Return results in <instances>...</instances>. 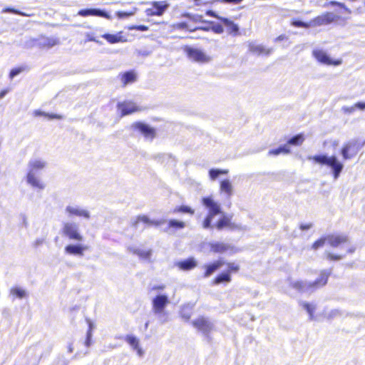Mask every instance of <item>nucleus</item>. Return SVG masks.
Returning a JSON list of instances; mask_svg holds the SVG:
<instances>
[{
	"label": "nucleus",
	"instance_id": "nucleus-20",
	"mask_svg": "<svg viewBox=\"0 0 365 365\" xmlns=\"http://www.w3.org/2000/svg\"><path fill=\"white\" fill-rule=\"evenodd\" d=\"M30 41L31 45H34V43H36L40 48H51L57 43L56 39L49 37H41L37 40L31 39Z\"/></svg>",
	"mask_w": 365,
	"mask_h": 365
},
{
	"label": "nucleus",
	"instance_id": "nucleus-57",
	"mask_svg": "<svg viewBox=\"0 0 365 365\" xmlns=\"http://www.w3.org/2000/svg\"><path fill=\"white\" fill-rule=\"evenodd\" d=\"M216 1L225 3V4H240L243 0H216Z\"/></svg>",
	"mask_w": 365,
	"mask_h": 365
},
{
	"label": "nucleus",
	"instance_id": "nucleus-42",
	"mask_svg": "<svg viewBox=\"0 0 365 365\" xmlns=\"http://www.w3.org/2000/svg\"><path fill=\"white\" fill-rule=\"evenodd\" d=\"M206 23L211 25V30L214 33L217 34H221L223 33L224 29L221 24H217L214 21H206Z\"/></svg>",
	"mask_w": 365,
	"mask_h": 365
},
{
	"label": "nucleus",
	"instance_id": "nucleus-38",
	"mask_svg": "<svg viewBox=\"0 0 365 365\" xmlns=\"http://www.w3.org/2000/svg\"><path fill=\"white\" fill-rule=\"evenodd\" d=\"M154 315L157 317L160 324H163L168 322V312L165 310L160 311L158 312H153Z\"/></svg>",
	"mask_w": 365,
	"mask_h": 365
},
{
	"label": "nucleus",
	"instance_id": "nucleus-52",
	"mask_svg": "<svg viewBox=\"0 0 365 365\" xmlns=\"http://www.w3.org/2000/svg\"><path fill=\"white\" fill-rule=\"evenodd\" d=\"M92 336L93 332H91V330H87L86 337L84 341V344L86 347H89L92 344Z\"/></svg>",
	"mask_w": 365,
	"mask_h": 365
},
{
	"label": "nucleus",
	"instance_id": "nucleus-59",
	"mask_svg": "<svg viewBox=\"0 0 365 365\" xmlns=\"http://www.w3.org/2000/svg\"><path fill=\"white\" fill-rule=\"evenodd\" d=\"M312 227V223H309V224L302 223L300 225V226H299V228H300V230L304 231V230H309Z\"/></svg>",
	"mask_w": 365,
	"mask_h": 365
},
{
	"label": "nucleus",
	"instance_id": "nucleus-63",
	"mask_svg": "<svg viewBox=\"0 0 365 365\" xmlns=\"http://www.w3.org/2000/svg\"><path fill=\"white\" fill-rule=\"evenodd\" d=\"M21 217L22 219V224H23L24 227L27 228L29 226V223H28L27 217H26V215L21 214Z\"/></svg>",
	"mask_w": 365,
	"mask_h": 365
},
{
	"label": "nucleus",
	"instance_id": "nucleus-19",
	"mask_svg": "<svg viewBox=\"0 0 365 365\" xmlns=\"http://www.w3.org/2000/svg\"><path fill=\"white\" fill-rule=\"evenodd\" d=\"M225 261L222 259H218L212 263L207 264L204 265L205 271L204 272L203 277L205 278H207L211 276L215 271L219 269L222 266L225 264Z\"/></svg>",
	"mask_w": 365,
	"mask_h": 365
},
{
	"label": "nucleus",
	"instance_id": "nucleus-3",
	"mask_svg": "<svg viewBox=\"0 0 365 365\" xmlns=\"http://www.w3.org/2000/svg\"><path fill=\"white\" fill-rule=\"evenodd\" d=\"M307 159L313 160L317 164L329 168L334 180L339 178L344 167L335 155L329 156L327 154H319L309 155Z\"/></svg>",
	"mask_w": 365,
	"mask_h": 365
},
{
	"label": "nucleus",
	"instance_id": "nucleus-22",
	"mask_svg": "<svg viewBox=\"0 0 365 365\" xmlns=\"http://www.w3.org/2000/svg\"><path fill=\"white\" fill-rule=\"evenodd\" d=\"M222 24L227 28V32L233 36L239 34L240 28L237 24H235L234 21L228 18H223L221 19Z\"/></svg>",
	"mask_w": 365,
	"mask_h": 365
},
{
	"label": "nucleus",
	"instance_id": "nucleus-36",
	"mask_svg": "<svg viewBox=\"0 0 365 365\" xmlns=\"http://www.w3.org/2000/svg\"><path fill=\"white\" fill-rule=\"evenodd\" d=\"M140 222H142L144 224L147 225L148 226H150V222H151V219H150L148 216L145 215H138L136 217V219L132 222V225L134 227L137 228L138 225L139 224Z\"/></svg>",
	"mask_w": 365,
	"mask_h": 365
},
{
	"label": "nucleus",
	"instance_id": "nucleus-55",
	"mask_svg": "<svg viewBox=\"0 0 365 365\" xmlns=\"http://www.w3.org/2000/svg\"><path fill=\"white\" fill-rule=\"evenodd\" d=\"M165 222V220H151L150 225L154 227H158Z\"/></svg>",
	"mask_w": 365,
	"mask_h": 365
},
{
	"label": "nucleus",
	"instance_id": "nucleus-14",
	"mask_svg": "<svg viewBox=\"0 0 365 365\" xmlns=\"http://www.w3.org/2000/svg\"><path fill=\"white\" fill-rule=\"evenodd\" d=\"M132 127L145 138L153 139L155 136V130L145 123L136 122L133 124Z\"/></svg>",
	"mask_w": 365,
	"mask_h": 365
},
{
	"label": "nucleus",
	"instance_id": "nucleus-16",
	"mask_svg": "<svg viewBox=\"0 0 365 365\" xmlns=\"http://www.w3.org/2000/svg\"><path fill=\"white\" fill-rule=\"evenodd\" d=\"M117 107L120 110L122 115H129L139 110L138 107L132 101L118 103Z\"/></svg>",
	"mask_w": 365,
	"mask_h": 365
},
{
	"label": "nucleus",
	"instance_id": "nucleus-9",
	"mask_svg": "<svg viewBox=\"0 0 365 365\" xmlns=\"http://www.w3.org/2000/svg\"><path fill=\"white\" fill-rule=\"evenodd\" d=\"M359 151L357 140H351L346 143L341 149V155L344 160L353 158Z\"/></svg>",
	"mask_w": 365,
	"mask_h": 365
},
{
	"label": "nucleus",
	"instance_id": "nucleus-45",
	"mask_svg": "<svg viewBox=\"0 0 365 365\" xmlns=\"http://www.w3.org/2000/svg\"><path fill=\"white\" fill-rule=\"evenodd\" d=\"M327 241V235L324 237H322L312 244V249L314 250H318L319 248L323 247Z\"/></svg>",
	"mask_w": 365,
	"mask_h": 365
},
{
	"label": "nucleus",
	"instance_id": "nucleus-26",
	"mask_svg": "<svg viewBox=\"0 0 365 365\" xmlns=\"http://www.w3.org/2000/svg\"><path fill=\"white\" fill-rule=\"evenodd\" d=\"M250 51L258 55L264 54L265 56H269L272 53V49H267L262 45L252 43L250 45Z\"/></svg>",
	"mask_w": 365,
	"mask_h": 365
},
{
	"label": "nucleus",
	"instance_id": "nucleus-30",
	"mask_svg": "<svg viewBox=\"0 0 365 365\" xmlns=\"http://www.w3.org/2000/svg\"><path fill=\"white\" fill-rule=\"evenodd\" d=\"M220 190L227 194L228 198L232 195V185L228 179L223 180L220 182Z\"/></svg>",
	"mask_w": 365,
	"mask_h": 365
},
{
	"label": "nucleus",
	"instance_id": "nucleus-13",
	"mask_svg": "<svg viewBox=\"0 0 365 365\" xmlns=\"http://www.w3.org/2000/svg\"><path fill=\"white\" fill-rule=\"evenodd\" d=\"M185 52L187 56L197 62H207L210 60V58L200 49L186 47Z\"/></svg>",
	"mask_w": 365,
	"mask_h": 365
},
{
	"label": "nucleus",
	"instance_id": "nucleus-56",
	"mask_svg": "<svg viewBox=\"0 0 365 365\" xmlns=\"http://www.w3.org/2000/svg\"><path fill=\"white\" fill-rule=\"evenodd\" d=\"M197 30L209 31H211V26H197V27L193 28L192 29H189V31L194 32Z\"/></svg>",
	"mask_w": 365,
	"mask_h": 365
},
{
	"label": "nucleus",
	"instance_id": "nucleus-21",
	"mask_svg": "<svg viewBox=\"0 0 365 365\" xmlns=\"http://www.w3.org/2000/svg\"><path fill=\"white\" fill-rule=\"evenodd\" d=\"M327 240L332 247H337L341 243L346 242L348 241V237L344 235H327Z\"/></svg>",
	"mask_w": 365,
	"mask_h": 365
},
{
	"label": "nucleus",
	"instance_id": "nucleus-40",
	"mask_svg": "<svg viewBox=\"0 0 365 365\" xmlns=\"http://www.w3.org/2000/svg\"><path fill=\"white\" fill-rule=\"evenodd\" d=\"M11 294L15 295L16 297L19 299H23L26 297L27 295L26 292L19 287H13L11 289Z\"/></svg>",
	"mask_w": 365,
	"mask_h": 365
},
{
	"label": "nucleus",
	"instance_id": "nucleus-8",
	"mask_svg": "<svg viewBox=\"0 0 365 365\" xmlns=\"http://www.w3.org/2000/svg\"><path fill=\"white\" fill-rule=\"evenodd\" d=\"M151 4L153 7L148 8L145 11L148 16H161L170 6V4L166 1H153Z\"/></svg>",
	"mask_w": 365,
	"mask_h": 365
},
{
	"label": "nucleus",
	"instance_id": "nucleus-35",
	"mask_svg": "<svg viewBox=\"0 0 365 365\" xmlns=\"http://www.w3.org/2000/svg\"><path fill=\"white\" fill-rule=\"evenodd\" d=\"M125 341L133 349L140 346L139 339L133 334H128L125 336Z\"/></svg>",
	"mask_w": 365,
	"mask_h": 365
},
{
	"label": "nucleus",
	"instance_id": "nucleus-10",
	"mask_svg": "<svg viewBox=\"0 0 365 365\" xmlns=\"http://www.w3.org/2000/svg\"><path fill=\"white\" fill-rule=\"evenodd\" d=\"M78 15L82 17L98 16L108 20L112 19L110 14L107 11L99 8H87L81 9L78 11Z\"/></svg>",
	"mask_w": 365,
	"mask_h": 365
},
{
	"label": "nucleus",
	"instance_id": "nucleus-17",
	"mask_svg": "<svg viewBox=\"0 0 365 365\" xmlns=\"http://www.w3.org/2000/svg\"><path fill=\"white\" fill-rule=\"evenodd\" d=\"M175 265L181 270L189 271L197 267V262L193 257H190L185 259L177 262Z\"/></svg>",
	"mask_w": 365,
	"mask_h": 365
},
{
	"label": "nucleus",
	"instance_id": "nucleus-48",
	"mask_svg": "<svg viewBox=\"0 0 365 365\" xmlns=\"http://www.w3.org/2000/svg\"><path fill=\"white\" fill-rule=\"evenodd\" d=\"M227 270L226 272H229L230 275L233 272L234 273L237 272L240 269L239 265H237L233 262H229L227 264Z\"/></svg>",
	"mask_w": 365,
	"mask_h": 365
},
{
	"label": "nucleus",
	"instance_id": "nucleus-27",
	"mask_svg": "<svg viewBox=\"0 0 365 365\" xmlns=\"http://www.w3.org/2000/svg\"><path fill=\"white\" fill-rule=\"evenodd\" d=\"M232 280L231 275L229 272H222V273L217 275L212 282V284L218 285L221 283H229Z\"/></svg>",
	"mask_w": 365,
	"mask_h": 365
},
{
	"label": "nucleus",
	"instance_id": "nucleus-43",
	"mask_svg": "<svg viewBox=\"0 0 365 365\" xmlns=\"http://www.w3.org/2000/svg\"><path fill=\"white\" fill-rule=\"evenodd\" d=\"M291 25L297 28H311V26H309V21L305 22L299 19H292L291 21Z\"/></svg>",
	"mask_w": 365,
	"mask_h": 365
},
{
	"label": "nucleus",
	"instance_id": "nucleus-41",
	"mask_svg": "<svg viewBox=\"0 0 365 365\" xmlns=\"http://www.w3.org/2000/svg\"><path fill=\"white\" fill-rule=\"evenodd\" d=\"M302 306L307 312L309 315V320L314 319V312L315 311V307L308 302H302Z\"/></svg>",
	"mask_w": 365,
	"mask_h": 365
},
{
	"label": "nucleus",
	"instance_id": "nucleus-61",
	"mask_svg": "<svg viewBox=\"0 0 365 365\" xmlns=\"http://www.w3.org/2000/svg\"><path fill=\"white\" fill-rule=\"evenodd\" d=\"M86 320L88 326V330H91V332H93V330L95 328L93 322L90 319L88 318Z\"/></svg>",
	"mask_w": 365,
	"mask_h": 365
},
{
	"label": "nucleus",
	"instance_id": "nucleus-4",
	"mask_svg": "<svg viewBox=\"0 0 365 365\" xmlns=\"http://www.w3.org/2000/svg\"><path fill=\"white\" fill-rule=\"evenodd\" d=\"M47 165V162L41 158H31L28 163V173L26 175V181L28 184L34 187L43 190L45 185L40 182L36 177V174L45 168Z\"/></svg>",
	"mask_w": 365,
	"mask_h": 365
},
{
	"label": "nucleus",
	"instance_id": "nucleus-33",
	"mask_svg": "<svg viewBox=\"0 0 365 365\" xmlns=\"http://www.w3.org/2000/svg\"><path fill=\"white\" fill-rule=\"evenodd\" d=\"M34 114L35 116H43V117L48 118L50 120H53V119L61 120V119H63V116L61 115L55 114V113H46L44 111H41L40 110H36L34 112Z\"/></svg>",
	"mask_w": 365,
	"mask_h": 365
},
{
	"label": "nucleus",
	"instance_id": "nucleus-24",
	"mask_svg": "<svg viewBox=\"0 0 365 365\" xmlns=\"http://www.w3.org/2000/svg\"><path fill=\"white\" fill-rule=\"evenodd\" d=\"M101 37L111 44L126 41V38L123 36L122 32H118L115 34H104L101 35Z\"/></svg>",
	"mask_w": 365,
	"mask_h": 365
},
{
	"label": "nucleus",
	"instance_id": "nucleus-29",
	"mask_svg": "<svg viewBox=\"0 0 365 365\" xmlns=\"http://www.w3.org/2000/svg\"><path fill=\"white\" fill-rule=\"evenodd\" d=\"M168 227L164 231L168 232V229L173 228L175 230H182L186 226L185 222L176 219H170L168 222Z\"/></svg>",
	"mask_w": 365,
	"mask_h": 365
},
{
	"label": "nucleus",
	"instance_id": "nucleus-58",
	"mask_svg": "<svg viewBox=\"0 0 365 365\" xmlns=\"http://www.w3.org/2000/svg\"><path fill=\"white\" fill-rule=\"evenodd\" d=\"M86 38L87 41H96V37L93 33H86Z\"/></svg>",
	"mask_w": 365,
	"mask_h": 365
},
{
	"label": "nucleus",
	"instance_id": "nucleus-12",
	"mask_svg": "<svg viewBox=\"0 0 365 365\" xmlns=\"http://www.w3.org/2000/svg\"><path fill=\"white\" fill-rule=\"evenodd\" d=\"M313 56L321 63L326 65L339 66L341 64V60H333L325 51L322 50H314Z\"/></svg>",
	"mask_w": 365,
	"mask_h": 365
},
{
	"label": "nucleus",
	"instance_id": "nucleus-34",
	"mask_svg": "<svg viewBox=\"0 0 365 365\" xmlns=\"http://www.w3.org/2000/svg\"><path fill=\"white\" fill-rule=\"evenodd\" d=\"M173 212V213L180 212V213H184V214H190V215H192L195 213V210L188 205H182L180 206L175 207L174 208Z\"/></svg>",
	"mask_w": 365,
	"mask_h": 365
},
{
	"label": "nucleus",
	"instance_id": "nucleus-44",
	"mask_svg": "<svg viewBox=\"0 0 365 365\" xmlns=\"http://www.w3.org/2000/svg\"><path fill=\"white\" fill-rule=\"evenodd\" d=\"M2 13H12V14H17V15H19V16H30L29 14H27L25 12H23V11H21L20 10H18L16 9L11 8V7L4 8L2 10Z\"/></svg>",
	"mask_w": 365,
	"mask_h": 365
},
{
	"label": "nucleus",
	"instance_id": "nucleus-62",
	"mask_svg": "<svg viewBox=\"0 0 365 365\" xmlns=\"http://www.w3.org/2000/svg\"><path fill=\"white\" fill-rule=\"evenodd\" d=\"M354 106L359 110H365V102H357Z\"/></svg>",
	"mask_w": 365,
	"mask_h": 365
},
{
	"label": "nucleus",
	"instance_id": "nucleus-49",
	"mask_svg": "<svg viewBox=\"0 0 365 365\" xmlns=\"http://www.w3.org/2000/svg\"><path fill=\"white\" fill-rule=\"evenodd\" d=\"M173 27L175 29H178V30H183V29H186L187 31H189V29H192L191 28L189 27L188 24L187 22H185V21H182V22H179V23H177V24H175L173 25Z\"/></svg>",
	"mask_w": 365,
	"mask_h": 365
},
{
	"label": "nucleus",
	"instance_id": "nucleus-64",
	"mask_svg": "<svg viewBox=\"0 0 365 365\" xmlns=\"http://www.w3.org/2000/svg\"><path fill=\"white\" fill-rule=\"evenodd\" d=\"M228 228L231 230H240L241 227L240 225L235 224V223H233L230 221V225L228 226Z\"/></svg>",
	"mask_w": 365,
	"mask_h": 365
},
{
	"label": "nucleus",
	"instance_id": "nucleus-7",
	"mask_svg": "<svg viewBox=\"0 0 365 365\" xmlns=\"http://www.w3.org/2000/svg\"><path fill=\"white\" fill-rule=\"evenodd\" d=\"M339 16L333 12H325L309 21L311 27L328 25L336 21Z\"/></svg>",
	"mask_w": 365,
	"mask_h": 365
},
{
	"label": "nucleus",
	"instance_id": "nucleus-15",
	"mask_svg": "<svg viewBox=\"0 0 365 365\" xmlns=\"http://www.w3.org/2000/svg\"><path fill=\"white\" fill-rule=\"evenodd\" d=\"M87 247L82 244H69L65 247V252L71 255L83 256Z\"/></svg>",
	"mask_w": 365,
	"mask_h": 365
},
{
	"label": "nucleus",
	"instance_id": "nucleus-32",
	"mask_svg": "<svg viewBox=\"0 0 365 365\" xmlns=\"http://www.w3.org/2000/svg\"><path fill=\"white\" fill-rule=\"evenodd\" d=\"M304 135L303 133L297 134L292 137H291L288 140L287 145L297 146L302 144L304 141Z\"/></svg>",
	"mask_w": 365,
	"mask_h": 365
},
{
	"label": "nucleus",
	"instance_id": "nucleus-6",
	"mask_svg": "<svg viewBox=\"0 0 365 365\" xmlns=\"http://www.w3.org/2000/svg\"><path fill=\"white\" fill-rule=\"evenodd\" d=\"M61 233L63 236L68 237L71 240L81 242L83 240V237L80 232L78 224L74 222H63Z\"/></svg>",
	"mask_w": 365,
	"mask_h": 365
},
{
	"label": "nucleus",
	"instance_id": "nucleus-2",
	"mask_svg": "<svg viewBox=\"0 0 365 365\" xmlns=\"http://www.w3.org/2000/svg\"><path fill=\"white\" fill-rule=\"evenodd\" d=\"M331 274V269H324L321 271L319 277L314 282L295 281L291 282V286L302 293H312L318 288L324 286Z\"/></svg>",
	"mask_w": 365,
	"mask_h": 365
},
{
	"label": "nucleus",
	"instance_id": "nucleus-53",
	"mask_svg": "<svg viewBox=\"0 0 365 365\" xmlns=\"http://www.w3.org/2000/svg\"><path fill=\"white\" fill-rule=\"evenodd\" d=\"M344 255H334L331 252H327V259L333 261H338L341 259H343Z\"/></svg>",
	"mask_w": 365,
	"mask_h": 365
},
{
	"label": "nucleus",
	"instance_id": "nucleus-51",
	"mask_svg": "<svg viewBox=\"0 0 365 365\" xmlns=\"http://www.w3.org/2000/svg\"><path fill=\"white\" fill-rule=\"evenodd\" d=\"M128 29L130 31L136 30L140 31H146L149 29V28L145 25H132L128 27Z\"/></svg>",
	"mask_w": 365,
	"mask_h": 365
},
{
	"label": "nucleus",
	"instance_id": "nucleus-28",
	"mask_svg": "<svg viewBox=\"0 0 365 365\" xmlns=\"http://www.w3.org/2000/svg\"><path fill=\"white\" fill-rule=\"evenodd\" d=\"M121 80L123 86H125L126 85L135 81L136 74L133 71H125L122 74Z\"/></svg>",
	"mask_w": 365,
	"mask_h": 365
},
{
	"label": "nucleus",
	"instance_id": "nucleus-39",
	"mask_svg": "<svg viewBox=\"0 0 365 365\" xmlns=\"http://www.w3.org/2000/svg\"><path fill=\"white\" fill-rule=\"evenodd\" d=\"M29 69V68L26 65L14 68L11 70V71L9 73V78L11 79H13L14 77H16V76L20 74L21 72H23L24 71H27Z\"/></svg>",
	"mask_w": 365,
	"mask_h": 365
},
{
	"label": "nucleus",
	"instance_id": "nucleus-54",
	"mask_svg": "<svg viewBox=\"0 0 365 365\" xmlns=\"http://www.w3.org/2000/svg\"><path fill=\"white\" fill-rule=\"evenodd\" d=\"M206 15L208 16H211V17H213V18H215L218 20H220L221 21V19H223L224 17L222 16H219L215 11L213 10H207L206 11Z\"/></svg>",
	"mask_w": 365,
	"mask_h": 365
},
{
	"label": "nucleus",
	"instance_id": "nucleus-31",
	"mask_svg": "<svg viewBox=\"0 0 365 365\" xmlns=\"http://www.w3.org/2000/svg\"><path fill=\"white\" fill-rule=\"evenodd\" d=\"M290 153V149L288 145L284 144L279 145L277 148H274L270 150L268 152L269 155H278L279 154H288Z\"/></svg>",
	"mask_w": 365,
	"mask_h": 365
},
{
	"label": "nucleus",
	"instance_id": "nucleus-60",
	"mask_svg": "<svg viewBox=\"0 0 365 365\" xmlns=\"http://www.w3.org/2000/svg\"><path fill=\"white\" fill-rule=\"evenodd\" d=\"M165 288V286L164 284H160V285H153L151 287L152 291H160L163 290Z\"/></svg>",
	"mask_w": 365,
	"mask_h": 365
},
{
	"label": "nucleus",
	"instance_id": "nucleus-5",
	"mask_svg": "<svg viewBox=\"0 0 365 365\" xmlns=\"http://www.w3.org/2000/svg\"><path fill=\"white\" fill-rule=\"evenodd\" d=\"M191 324L206 339H210V335L215 329V324L211 319L204 316H200L192 320Z\"/></svg>",
	"mask_w": 365,
	"mask_h": 365
},
{
	"label": "nucleus",
	"instance_id": "nucleus-25",
	"mask_svg": "<svg viewBox=\"0 0 365 365\" xmlns=\"http://www.w3.org/2000/svg\"><path fill=\"white\" fill-rule=\"evenodd\" d=\"M210 250L215 253H223L228 250L230 245L220 242H210Z\"/></svg>",
	"mask_w": 365,
	"mask_h": 365
},
{
	"label": "nucleus",
	"instance_id": "nucleus-46",
	"mask_svg": "<svg viewBox=\"0 0 365 365\" xmlns=\"http://www.w3.org/2000/svg\"><path fill=\"white\" fill-rule=\"evenodd\" d=\"M135 11H136V9H134L133 11H118L116 12V16L121 19H127L133 15L135 14Z\"/></svg>",
	"mask_w": 365,
	"mask_h": 365
},
{
	"label": "nucleus",
	"instance_id": "nucleus-18",
	"mask_svg": "<svg viewBox=\"0 0 365 365\" xmlns=\"http://www.w3.org/2000/svg\"><path fill=\"white\" fill-rule=\"evenodd\" d=\"M65 210H66V212L70 217L75 215V216H78V217H83L86 219H89L91 217L90 212L88 210L81 209L78 207H73L71 205H68L66 207Z\"/></svg>",
	"mask_w": 365,
	"mask_h": 365
},
{
	"label": "nucleus",
	"instance_id": "nucleus-50",
	"mask_svg": "<svg viewBox=\"0 0 365 365\" xmlns=\"http://www.w3.org/2000/svg\"><path fill=\"white\" fill-rule=\"evenodd\" d=\"M220 175V169L212 168L209 170V176L211 178V180H216L219 177Z\"/></svg>",
	"mask_w": 365,
	"mask_h": 365
},
{
	"label": "nucleus",
	"instance_id": "nucleus-37",
	"mask_svg": "<svg viewBox=\"0 0 365 365\" xmlns=\"http://www.w3.org/2000/svg\"><path fill=\"white\" fill-rule=\"evenodd\" d=\"M182 16L187 18L188 19H190V21H192V22H195V23H198V22L206 23V21H207L206 20L203 19L202 16L199 15V14H190V13H184L182 15Z\"/></svg>",
	"mask_w": 365,
	"mask_h": 365
},
{
	"label": "nucleus",
	"instance_id": "nucleus-47",
	"mask_svg": "<svg viewBox=\"0 0 365 365\" xmlns=\"http://www.w3.org/2000/svg\"><path fill=\"white\" fill-rule=\"evenodd\" d=\"M188 306H184L180 312V316L185 321H188L191 317V312Z\"/></svg>",
	"mask_w": 365,
	"mask_h": 365
},
{
	"label": "nucleus",
	"instance_id": "nucleus-11",
	"mask_svg": "<svg viewBox=\"0 0 365 365\" xmlns=\"http://www.w3.org/2000/svg\"><path fill=\"white\" fill-rule=\"evenodd\" d=\"M170 303L168 296L165 294H159L152 299V312H158L165 310Z\"/></svg>",
	"mask_w": 365,
	"mask_h": 365
},
{
	"label": "nucleus",
	"instance_id": "nucleus-23",
	"mask_svg": "<svg viewBox=\"0 0 365 365\" xmlns=\"http://www.w3.org/2000/svg\"><path fill=\"white\" fill-rule=\"evenodd\" d=\"M128 250L130 252L138 255L140 259L145 260H149L153 253L152 250H143L133 246H129L128 247Z\"/></svg>",
	"mask_w": 365,
	"mask_h": 365
},
{
	"label": "nucleus",
	"instance_id": "nucleus-1",
	"mask_svg": "<svg viewBox=\"0 0 365 365\" xmlns=\"http://www.w3.org/2000/svg\"><path fill=\"white\" fill-rule=\"evenodd\" d=\"M202 203L208 210V213L202 222L204 229L212 230L215 227L217 230H222L230 225L232 215L223 212L220 205L211 196L202 197Z\"/></svg>",
	"mask_w": 365,
	"mask_h": 365
}]
</instances>
